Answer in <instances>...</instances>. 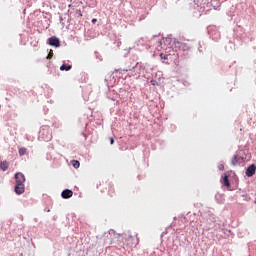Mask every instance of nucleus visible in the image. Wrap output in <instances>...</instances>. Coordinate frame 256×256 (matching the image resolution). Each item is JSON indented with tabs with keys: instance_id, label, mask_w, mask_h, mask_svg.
<instances>
[{
	"instance_id": "nucleus-3",
	"label": "nucleus",
	"mask_w": 256,
	"mask_h": 256,
	"mask_svg": "<svg viewBox=\"0 0 256 256\" xmlns=\"http://www.w3.org/2000/svg\"><path fill=\"white\" fill-rule=\"evenodd\" d=\"M174 46L176 49H179L180 51H189V49H191V47L183 41H175Z\"/></svg>"
},
{
	"instance_id": "nucleus-17",
	"label": "nucleus",
	"mask_w": 256,
	"mask_h": 256,
	"mask_svg": "<svg viewBox=\"0 0 256 256\" xmlns=\"http://www.w3.org/2000/svg\"><path fill=\"white\" fill-rule=\"evenodd\" d=\"M136 75H138V77L141 75V66H139V69L136 71Z\"/></svg>"
},
{
	"instance_id": "nucleus-5",
	"label": "nucleus",
	"mask_w": 256,
	"mask_h": 256,
	"mask_svg": "<svg viewBox=\"0 0 256 256\" xmlns=\"http://www.w3.org/2000/svg\"><path fill=\"white\" fill-rule=\"evenodd\" d=\"M255 171H256V166H255V164L250 165V166L246 169V176H247V177H253V175H255Z\"/></svg>"
},
{
	"instance_id": "nucleus-4",
	"label": "nucleus",
	"mask_w": 256,
	"mask_h": 256,
	"mask_svg": "<svg viewBox=\"0 0 256 256\" xmlns=\"http://www.w3.org/2000/svg\"><path fill=\"white\" fill-rule=\"evenodd\" d=\"M48 44L51 47H61V41L56 36H52L48 39Z\"/></svg>"
},
{
	"instance_id": "nucleus-22",
	"label": "nucleus",
	"mask_w": 256,
	"mask_h": 256,
	"mask_svg": "<svg viewBox=\"0 0 256 256\" xmlns=\"http://www.w3.org/2000/svg\"><path fill=\"white\" fill-rule=\"evenodd\" d=\"M79 16H80V17H83V14L80 12V10H79Z\"/></svg>"
},
{
	"instance_id": "nucleus-6",
	"label": "nucleus",
	"mask_w": 256,
	"mask_h": 256,
	"mask_svg": "<svg viewBox=\"0 0 256 256\" xmlns=\"http://www.w3.org/2000/svg\"><path fill=\"white\" fill-rule=\"evenodd\" d=\"M62 198L63 199H71V197H73V191L66 189L64 191H62Z\"/></svg>"
},
{
	"instance_id": "nucleus-1",
	"label": "nucleus",
	"mask_w": 256,
	"mask_h": 256,
	"mask_svg": "<svg viewBox=\"0 0 256 256\" xmlns=\"http://www.w3.org/2000/svg\"><path fill=\"white\" fill-rule=\"evenodd\" d=\"M139 243L137 239V234L131 233V231L124 232L123 234H114L113 241L110 242V245H117L118 247H132L133 245Z\"/></svg>"
},
{
	"instance_id": "nucleus-21",
	"label": "nucleus",
	"mask_w": 256,
	"mask_h": 256,
	"mask_svg": "<svg viewBox=\"0 0 256 256\" xmlns=\"http://www.w3.org/2000/svg\"><path fill=\"white\" fill-rule=\"evenodd\" d=\"M92 23H97V19L96 18L92 19Z\"/></svg>"
},
{
	"instance_id": "nucleus-23",
	"label": "nucleus",
	"mask_w": 256,
	"mask_h": 256,
	"mask_svg": "<svg viewBox=\"0 0 256 256\" xmlns=\"http://www.w3.org/2000/svg\"><path fill=\"white\" fill-rule=\"evenodd\" d=\"M196 5H199V0H197Z\"/></svg>"
},
{
	"instance_id": "nucleus-7",
	"label": "nucleus",
	"mask_w": 256,
	"mask_h": 256,
	"mask_svg": "<svg viewBox=\"0 0 256 256\" xmlns=\"http://www.w3.org/2000/svg\"><path fill=\"white\" fill-rule=\"evenodd\" d=\"M0 169H1V171H7V169H9V162L2 161L0 163Z\"/></svg>"
},
{
	"instance_id": "nucleus-13",
	"label": "nucleus",
	"mask_w": 256,
	"mask_h": 256,
	"mask_svg": "<svg viewBox=\"0 0 256 256\" xmlns=\"http://www.w3.org/2000/svg\"><path fill=\"white\" fill-rule=\"evenodd\" d=\"M46 59H53V51L52 50L49 51Z\"/></svg>"
},
{
	"instance_id": "nucleus-9",
	"label": "nucleus",
	"mask_w": 256,
	"mask_h": 256,
	"mask_svg": "<svg viewBox=\"0 0 256 256\" xmlns=\"http://www.w3.org/2000/svg\"><path fill=\"white\" fill-rule=\"evenodd\" d=\"M71 165H72V167H74V169H79L81 163H79L78 160H72Z\"/></svg>"
},
{
	"instance_id": "nucleus-18",
	"label": "nucleus",
	"mask_w": 256,
	"mask_h": 256,
	"mask_svg": "<svg viewBox=\"0 0 256 256\" xmlns=\"http://www.w3.org/2000/svg\"><path fill=\"white\" fill-rule=\"evenodd\" d=\"M218 169H220V171H223V170L225 169V166H223V164H220V165L218 166Z\"/></svg>"
},
{
	"instance_id": "nucleus-16",
	"label": "nucleus",
	"mask_w": 256,
	"mask_h": 256,
	"mask_svg": "<svg viewBox=\"0 0 256 256\" xmlns=\"http://www.w3.org/2000/svg\"><path fill=\"white\" fill-rule=\"evenodd\" d=\"M109 193H115V188H113V186H109Z\"/></svg>"
},
{
	"instance_id": "nucleus-11",
	"label": "nucleus",
	"mask_w": 256,
	"mask_h": 256,
	"mask_svg": "<svg viewBox=\"0 0 256 256\" xmlns=\"http://www.w3.org/2000/svg\"><path fill=\"white\" fill-rule=\"evenodd\" d=\"M19 155L23 157V155H27V148L21 147L19 148Z\"/></svg>"
},
{
	"instance_id": "nucleus-2",
	"label": "nucleus",
	"mask_w": 256,
	"mask_h": 256,
	"mask_svg": "<svg viewBox=\"0 0 256 256\" xmlns=\"http://www.w3.org/2000/svg\"><path fill=\"white\" fill-rule=\"evenodd\" d=\"M16 185L14 191L17 195H23L25 193V175L21 172L15 174Z\"/></svg>"
},
{
	"instance_id": "nucleus-25",
	"label": "nucleus",
	"mask_w": 256,
	"mask_h": 256,
	"mask_svg": "<svg viewBox=\"0 0 256 256\" xmlns=\"http://www.w3.org/2000/svg\"><path fill=\"white\" fill-rule=\"evenodd\" d=\"M201 2L203 1V0H200Z\"/></svg>"
},
{
	"instance_id": "nucleus-19",
	"label": "nucleus",
	"mask_w": 256,
	"mask_h": 256,
	"mask_svg": "<svg viewBox=\"0 0 256 256\" xmlns=\"http://www.w3.org/2000/svg\"><path fill=\"white\" fill-rule=\"evenodd\" d=\"M167 41V39H162L161 41H160V45H163V43H165Z\"/></svg>"
},
{
	"instance_id": "nucleus-12",
	"label": "nucleus",
	"mask_w": 256,
	"mask_h": 256,
	"mask_svg": "<svg viewBox=\"0 0 256 256\" xmlns=\"http://www.w3.org/2000/svg\"><path fill=\"white\" fill-rule=\"evenodd\" d=\"M231 163L232 165H239V156H233Z\"/></svg>"
},
{
	"instance_id": "nucleus-8",
	"label": "nucleus",
	"mask_w": 256,
	"mask_h": 256,
	"mask_svg": "<svg viewBox=\"0 0 256 256\" xmlns=\"http://www.w3.org/2000/svg\"><path fill=\"white\" fill-rule=\"evenodd\" d=\"M223 185H225V187H231V184L229 183V176L225 175L223 177Z\"/></svg>"
},
{
	"instance_id": "nucleus-15",
	"label": "nucleus",
	"mask_w": 256,
	"mask_h": 256,
	"mask_svg": "<svg viewBox=\"0 0 256 256\" xmlns=\"http://www.w3.org/2000/svg\"><path fill=\"white\" fill-rule=\"evenodd\" d=\"M160 57H161V59H165V60L169 59V56H167L163 53L160 54Z\"/></svg>"
},
{
	"instance_id": "nucleus-24",
	"label": "nucleus",
	"mask_w": 256,
	"mask_h": 256,
	"mask_svg": "<svg viewBox=\"0 0 256 256\" xmlns=\"http://www.w3.org/2000/svg\"><path fill=\"white\" fill-rule=\"evenodd\" d=\"M255 204H256V198H255Z\"/></svg>"
},
{
	"instance_id": "nucleus-20",
	"label": "nucleus",
	"mask_w": 256,
	"mask_h": 256,
	"mask_svg": "<svg viewBox=\"0 0 256 256\" xmlns=\"http://www.w3.org/2000/svg\"><path fill=\"white\" fill-rule=\"evenodd\" d=\"M115 143V140L113 138H110V145H113Z\"/></svg>"
},
{
	"instance_id": "nucleus-10",
	"label": "nucleus",
	"mask_w": 256,
	"mask_h": 256,
	"mask_svg": "<svg viewBox=\"0 0 256 256\" xmlns=\"http://www.w3.org/2000/svg\"><path fill=\"white\" fill-rule=\"evenodd\" d=\"M71 65L64 64L60 67V71H70Z\"/></svg>"
},
{
	"instance_id": "nucleus-14",
	"label": "nucleus",
	"mask_w": 256,
	"mask_h": 256,
	"mask_svg": "<svg viewBox=\"0 0 256 256\" xmlns=\"http://www.w3.org/2000/svg\"><path fill=\"white\" fill-rule=\"evenodd\" d=\"M139 67V62H137L132 68L126 69V71H131L132 69H137Z\"/></svg>"
}]
</instances>
